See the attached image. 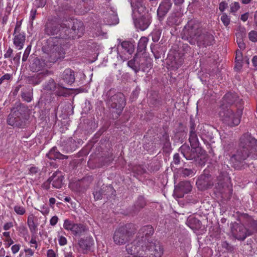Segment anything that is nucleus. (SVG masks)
I'll list each match as a JSON object with an SVG mask.
<instances>
[{"instance_id": "f257e3e1", "label": "nucleus", "mask_w": 257, "mask_h": 257, "mask_svg": "<svg viewBox=\"0 0 257 257\" xmlns=\"http://www.w3.org/2000/svg\"><path fill=\"white\" fill-rule=\"evenodd\" d=\"M257 150V140L248 134H244L240 139V143L236 154L233 155L230 162L234 168L238 167L239 163L247 158L253 151Z\"/></svg>"}, {"instance_id": "f03ea898", "label": "nucleus", "mask_w": 257, "mask_h": 257, "mask_svg": "<svg viewBox=\"0 0 257 257\" xmlns=\"http://www.w3.org/2000/svg\"><path fill=\"white\" fill-rule=\"evenodd\" d=\"M76 25H77L78 27H81L82 24L81 22H74L72 29H70L67 27L59 26V24L55 23L48 22L46 25L45 32L49 35H55L60 32L59 37L62 39H66L71 36H69L70 32L72 33V32L76 31Z\"/></svg>"}, {"instance_id": "7ed1b4c3", "label": "nucleus", "mask_w": 257, "mask_h": 257, "mask_svg": "<svg viewBox=\"0 0 257 257\" xmlns=\"http://www.w3.org/2000/svg\"><path fill=\"white\" fill-rule=\"evenodd\" d=\"M242 114L241 109H238L235 111L228 108H222L219 111V116L222 121L230 126L238 125L239 124Z\"/></svg>"}, {"instance_id": "20e7f679", "label": "nucleus", "mask_w": 257, "mask_h": 257, "mask_svg": "<svg viewBox=\"0 0 257 257\" xmlns=\"http://www.w3.org/2000/svg\"><path fill=\"white\" fill-rule=\"evenodd\" d=\"M199 32L198 24L195 21L191 20L184 27L183 30V37L187 40L190 39V43L193 44L197 40Z\"/></svg>"}, {"instance_id": "39448f33", "label": "nucleus", "mask_w": 257, "mask_h": 257, "mask_svg": "<svg viewBox=\"0 0 257 257\" xmlns=\"http://www.w3.org/2000/svg\"><path fill=\"white\" fill-rule=\"evenodd\" d=\"M134 231L127 230L126 227H121L117 229L113 236V241L117 245H122L131 239Z\"/></svg>"}, {"instance_id": "423d86ee", "label": "nucleus", "mask_w": 257, "mask_h": 257, "mask_svg": "<svg viewBox=\"0 0 257 257\" xmlns=\"http://www.w3.org/2000/svg\"><path fill=\"white\" fill-rule=\"evenodd\" d=\"M27 120L26 116L21 112L20 110L13 111L9 115L8 123L13 126L22 127L26 125Z\"/></svg>"}, {"instance_id": "0eeeda50", "label": "nucleus", "mask_w": 257, "mask_h": 257, "mask_svg": "<svg viewBox=\"0 0 257 257\" xmlns=\"http://www.w3.org/2000/svg\"><path fill=\"white\" fill-rule=\"evenodd\" d=\"M64 228L75 236L80 235L86 230L85 226L80 223H76L73 221L66 219L63 223Z\"/></svg>"}, {"instance_id": "6e6552de", "label": "nucleus", "mask_w": 257, "mask_h": 257, "mask_svg": "<svg viewBox=\"0 0 257 257\" xmlns=\"http://www.w3.org/2000/svg\"><path fill=\"white\" fill-rule=\"evenodd\" d=\"M109 103L112 108L116 109V113L119 114L125 105L124 96L121 93H118L110 98Z\"/></svg>"}, {"instance_id": "1a4fd4ad", "label": "nucleus", "mask_w": 257, "mask_h": 257, "mask_svg": "<svg viewBox=\"0 0 257 257\" xmlns=\"http://www.w3.org/2000/svg\"><path fill=\"white\" fill-rule=\"evenodd\" d=\"M182 154L187 160L196 159L199 157L201 149L198 146H191L190 149L186 145H183L180 149Z\"/></svg>"}, {"instance_id": "9d476101", "label": "nucleus", "mask_w": 257, "mask_h": 257, "mask_svg": "<svg viewBox=\"0 0 257 257\" xmlns=\"http://www.w3.org/2000/svg\"><path fill=\"white\" fill-rule=\"evenodd\" d=\"M231 230L234 236L238 240H243L252 234L251 231L247 229L243 225L238 223H234Z\"/></svg>"}, {"instance_id": "9b49d317", "label": "nucleus", "mask_w": 257, "mask_h": 257, "mask_svg": "<svg viewBox=\"0 0 257 257\" xmlns=\"http://www.w3.org/2000/svg\"><path fill=\"white\" fill-rule=\"evenodd\" d=\"M49 61L54 63L59 59L63 58L65 56V52L62 46L58 44H55L52 46L49 50Z\"/></svg>"}, {"instance_id": "f8f14e48", "label": "nucleus", "mask_w": 257, "mask_h": 257, "mask_svg": "<svg viewBox=\"0 0 257 257\" xmlns=\"http://www.w3.org/2000/svg\"><path fill=\"white\" fill-rule=\"evenodd\" d=\"M145 251L148 250L149 252L150 257H161L163 253V248L159 242H148L145 245L144 248Z\"/></svg>"}, {"instance_id": "ddd939ff", "label": "nucleus", "mask_w": 257, "mask_h": 257, "mask_svg": "<svg viewBox=\"0 0 257 257\" xmlns=\"http://www.w3.org/2000/svg\"><path fill=\"white\" fill-rule=\"evenodd\" d=\"M143 240L141 241L138 238H137L126 245V250L128 253L131 254L140 253L141 255V253L140 252L145 250Z\"/></svg>"}, {"instance_id": "4468645a", "label": "nucleus", "mask_w": 257, "mask_h": 257, "mask_svg": "<svg viewBox=\"0 0 257 257\" xmlns=\"http://www.w3.org/2000/svg\"><path fill=\"white\" fill-rule=\"evenodd\" d=\"M63 176L61 172H56L52 175V177H50L47 182L44 184L52 183V186L56 188H60L62 187L63 183Z\"/></svg>"}, {"instance_id": "2eb2a0df", "label": "nucleus", "mask_w": 257, "mask_h": 257, "mask_svg": "<svg viewBox=\"0 0 257 257\" xmlns=\"http://www.w3.org/2000/svg\"><path fill=\"white\" fill-rule=\"evenodd\" d=\"M197 187L200 190H204L213 185L211 176L205 174L201 175L196 181Z\"/></svg>"}, {"instance_id": "dca6fc26", "label": "nucleus", "mask_w": 257, "mask_h": 257, "mask_svg": "<svg viewBox=\"0 0 257 257\" xmlns=\"http://www.w3.org/2000/svg\"><path fill=\"white\" fill-rule=\"evenodd\" d=\"M154 233V229L152 226L147 225L143 226L137 234V238L141 237V241L143 240V243H146V240L148 237L152 235Z\"/></svg>"}, {"instance_id": "f3484780", "label": "nucleus", "mask_w": 257, "mask_h": 257, "mask_svg": "<svg viewBox=\"0 0 257 257\" xmlns=\"http://www.w3.org/2000/svg\"><path fill=\"white\" fill-rule=\"evenodd\" d=\"M49 72L47 70H44L42 72L35 74L28 78V81L30 84L37 85L40 83L43 78L49 75Z\"/></svg>"}, {"instance_id": "a211bd4d", "label": "nucleus", "mask_w": 257, "mask_h": 257, "mask_svg": "<svg viewBox=\"0 0 257 257\" xmlns=\"http://www.w3.org/2000/svg\"><path fill=\"white\" fill-rule=\"evenodd\" d=\"M133 9V15L134 17L137 19L138 17H142L147 15L146 14V8L143 4L140 3V5L135 4L134 3H131Z\"/></svg>"}, {"instance_id": "6ab92c4d", "label": "nucleus", "mask_w": 257, "mask_h": 257, "mask_svg": "<svg viewBox=\"0 0 257 257\" xmlns=\"http://www.w3.org/2000/svg\"><path fill=\"white\" fill-rule=\"evenodd\" d=\"M137 26L142 31L147 29L151 23V17L149 14H147L145 16L138 17Z\"/></svg>"}, {"instance_id": "aec40b11", "label": "nucleus", "mask_w": 257, "mask_h": 257, "mask_svg": "<svg viewBox=\"0 0 257 257\" xmlns=\"http://www.w3.org/2000/svg\"><path fill=\"white\" fill-rule=\"evenodd\" d=\"M13 36V43L14 46L18 50L22 49L26 40L25 33H16L14 34Z\"/></svg>"}, {"instance_id": "412c9836", "label": "nucleus", "mask_w": 257, "mask_h": 257, "mask_svg": "<svg viewBox=\"0 0 257 257\" xmlns=\"http://www.w3.org/2000/svg\"><path fill=\"white\" fill-rule=\"evenodd\" d=\"M191 190V185L188 181L181 182L178 186H175L174 191L176 193H181L180 197H182L183 194L187 193Z\"/></svg>"}, {"instance_id": "4be33fe9", "label": "nucleus", "mask_w": 257, "mask_h": 257, "mask_svg": "<svg viewBox=\"0 0 257 257\" xmlns=\"http://www.w3.org/2000/svg\"><path fill=\"white\" fill-rule=\"evenodd\" d=\"M172 6L171 0H164L160 4L157 14L160 17H164L169 11Z\"/></svg>"}, {"instance_id": "5701e85b", "label": "nucleus", "mask_w": 257, "mask_h": 257, "mask_svg": "<svg viewBox=\"0 0 257 257\" xmlns=\"http://www.w3.org/2000/svg\"><path fill=\"white\" fill-rule=\"evenodd\" d=\"M63 79L67 83L72 84L75 80L74 72L70 69H65L63 73Z\"/></svg>"}, {"instance_id": "b1692460", "label": "nucleus", "mask_w": 257, "mask_h": 257, "mask_svg": "<svg viewBox=\"0 0 257 257\" xmlns=\"http://www.w3.org/2000/svg\"><path fill=\"white\" fill-rule=\"evenodd\" d=\"M78 244L80 247V251L82 253H85L90 247L92 245V242L89 239H81L79 240Z\"/></svg>"}, {"instance_id": "393cba45", "label": "nucleus", "mask_w": 257, "mask_h": 257, "mask_svg": "<svg viewBox=\"0 0 257 257\" xmlns=\"http://www.w3.org/2000/svg\"><path fill=\"white\" fill-rule=\"evenodd\" d=\"M45 66V64L43 61L36 59L32 64L31 68L33 71L38 72L43 70Z\"/></svg>"}, {"instance_id": "a878e982", "label": "nucleus", "mask_w": 257, "mask_h": 257, "mask_svg": "<svg viewBox=\"0 0 257 257\" xmlns=\"http://www.w3.org/2000/svg\"><path fill=\"white\" fill-rule=\"evenodd\" d=\"M47 156L51 160H55L56 159H63L65 158V157L58 152L55 148H52L47 154Z\"/></svg>"}, {"instance_id": "bb28decb", "label": "nucleus", "mask_w": 257, "mask_h": 257, "mask_svg": "<svg viewBox=\"0 0 257 257\" xmlns=\"http://www.w3.org/2000/svg\"><path fill=\"white\" fill-rule=\"evenodd\" d=\"M203 39V44L205 46L211 45L213 44L214 37L212 35L207 34L202 36H199V40Z\"/></svg>"}, {"instance_id": "cd10ccee", "label": "nucleus", "mask_w": 257, "mask_h": 257, "mask_svg": "<svg viewBox=\"0 0 257 257\" xmlns=\"http://www.w3.org/2000/svg\"><path fill=\"white\" fill-rule=\"evenodd\" d=\"M56 88V84L52 79H49L44 85V90L45 91L51 93L54 91Z\"/></svg>"}, {"instance_id": "c85d7f7f", "label": "nucleus", "mask_w": 257, "mask_h": 257, "mask_svg": "<svg viewBox=\"0 0 257 257\" xmlns=\"http://www.w3.org/2000/svg\"><path fill=\"white\" fill-rule=\"evenodd\" d=\"M187 225L192 229L199 228L201 225L200 221L194 217H189L187 221Z\"/></svg>"}, {"instance_id": "c756f323", "label": "nucleus", "mask_w": 257, "mask_h": 257, "mask_svg": "<svg viewBox=\"0 0 257 257\" xmlns=\"http://www.w3.org/2000/svg\"><path fill=\"white\" fill-rule=\"evenodd\" d=\"M28 225L31 231H35L37 227L34 222V216L33 214L29 215L28 217Z\"/></svg>"}, {"instance_id": "7c9ffc66", "label": "nucleus", "mask_w": 257, "mask_h": 257, "mask_svg": "<svg viewBox=\"0 0 257 257\" xmlns=\"http://www.w3.org/2000/svg\"><path fill=\"white\" fill-rule=\"evenodd\" d=\"M148 42V39L147 37H142L138 43V49L141 51H143L145 50L147 44Z\"/></svg>"}, {"instance_id": "2f4dec72", "label": "nucleus", "mask_w": 257, "mask_h": 257, "mask_svg": "<svg viewBox=\"0 0 257 257\" xmlns=\"http://www.w3.org/2000/svg\"><path fill=\"white\" fill-rule=\"evenodd\" d=\"M161 31L159 29H155L151 34L152 39L153 42H157L161 37Z\"/></svg>"}, {"instance_id": "473e14b6", "label": "nucleus", "mask_w": 257, "mask_h": 257, "mask_svg": "<svg viewBox=\"0 0 257 257\" xmlns=\"http://www.w3.org/2000/svg\"><path fill=\"white\" fill-rule=\"evenodd\" d=\"M221 21L222 22L223 25L225 27H227L230 22V17L228 16L226 13H222L221 18H220Z\"/></svg>"}, {"instance_id": "72a5a7b5", "label": "nucleus", "mask_w": 257, "mask_h": 257, "mask_svg": "<svg viewBox=\"0 0 257 257\" xmlns=\"http://www.w3.org/2000/svg\"><path fill=\"white\" fill-rule=\"evenodd\" d=\"M239 8L240 5L238 2H233L230 5V12L234 15Z\"/></svg>"}, {"instance_id": "f704fd0d", "label": "nucleus", "mask_w": 257, "mask_h": 257, "mask_svg": "<svg viewBox=\"0 0 257 257\" xmlns=\"http://www.w3.org/2000/svg\"><path fill=\"white\" fill-rule=\"evenodd\" d=\"M189 141L191 144V146H198V142L197 140V136L195 133H191L189 138Z\"/></svg>"}, {"instance_id": "c9c22d12", "label": "nucleus", "mask_w": 257, "mask_h": 257, "mask_svg": "<svg viewBox=\"0 0 257 257\" xmlns=\"http://www.w3.org/2000/svg\"><path fill=\"white\" fill-rule=\"evenodd\" d=\"M118 23V19L116 17V15L114 14V12H112L111 15V19L109 20L107 23L109 25H114Z\"/></svg>"}, {"instance_id": "e433bc0d", "label": "nucleus", "mask_w": 257, "mask_h": 257, "mask_svg": "<svg viewBox=\"0 0 257 257\" xmlns=\"http://www.w3.org/2000/svg\"><path fill=\"white\" fill-rule=\"evenodd\" d=\"M14 210L17 214L21 215L24 214L26 212L25 209L23 207L20 206H15Z\"/></svg>"}, {"instance_id": "4c0bfd02", "label": "nucleus", "mask_w": 257, "mask_h": 257, "mask_svg": "<svg viewBox=\"0 0 257 257\" xmlns=\"http://www.w3.org/2000/svg\"><path fill=\"white\" fill-rule=\"evenodd\" d=\"M146 204L144 197L141 196L139 197L138 201L136 202V206L138 208H143Z\"/></svg>"}, {"instance_id": "58836bf2", "label": "nucleus", "mask_w": 257, "mask_h": 257, "mask_svg": "<svg viewBox=\"0 0 257 257\" xmlns=\"http://www.w3.org/2000/svg\"><path fill=\"white\" fill-rule=\"evenodd\" d=\"M249 40L253 42L257 41V32L255 31H251L248 34Z\"/></svg>"}, {"instance_id": "ea45409f", "label": "nucleus", "mask_w": 257, "mask_h": 257, "mask_svg": "<svg viewBox=\"0 0 257 257\" xmlns=\"http://www.w3.org/2000/svg\"><path fill=\"white\" fill-rule=\"evenodd\" d=\"M31 49V47L30 46H28L25 49L22 57V61L23 62H25L27 60V58L30 54Z\"/></svg>"}, {"instance_id": "a19ab883", "label": "nucleus", "mask_w": 257, "mask_h": 257, "mask_svg": "<svg viewBox=\"0 0 257 257\" xmlns=\"http://www.w3.org/2000/svg\"><path fill=\"white\" fill-rule=\"evenodd\" d=\"M46 4V0H36L34 2L35 5L38 8H42Z\"/></svg>"}, {"instance_id": "79ce46f5", "label": "nucleus", "mask_w": 257, "mask_h": 257, "mask_svg": "<svg viewBox=\"0 0 257 257\" xmlns=\"http://www.w3.org/2000/svg\"><path fill=\"white\" fill-rule=\"evenodd\" d=\"M58 240L59 244L61 246H64L67 243V240L66 237L62 235L58 236Z\"/></svg>"}, {"instance_id": "37998d69", "label": "nucleus", "mask_w": 257, "mask_h": 257, "mask_svg": "<svg viewBox=\"0 0 257 257\" xmlns=\"http://www.w3.org/2000/svg\"><path fill=\"white\" fill-rule=\"evenodd\" d=\"M57 251L52 249H49L47 252V257H57Z\"/></svg>"}, {"instance_id": "c03bdc74", "label": "nucleus", "mask_w": 257, "mask_h": 257, "mask_svg": "<svg viewBox=\"0 0 257 257\" xmlns=\"http://www.w3.org/2000/svg\"><path fill=\"white\" fill-rule=\"evenodd\" d=\"M228 4L225 2H221L219 5V10L220 12H223L227 8Z\"/></svg>"}, {"instance_id": "a18cd8bd", "label": "nucleus", "mask_w": 257, "mask_h": 257, "mask_svg": "<svg viewBox=\"0 0 257 257\" xmlns=\"http://www.w3.org/2000/svg\"><path fill=\"white\" fill-rule=\"evenodd\" d=\"M182 174L184 176H193L194 174L193 171L189 169H184L182 171Z\"/></svg>"}, {"instance_id": "49530a36", "label": "nucleus", "mask_w": 257, "mask_h": 257, "mask_svg": "<svg viewBox=\"0 0 257 257\" xmlns=\"http://www.w3.org/2000/svg\"><path fill=\"white\" fill-rule=\"evenodd\" d=\"M21 247V245L19 244H16L13 245L11 247V250L13 254H16L19 252Z\"/></svg>"}, {"instance_id": "de8ad7c7", "label": "nucleus", "mask_w": 257, "mask_h": 257, "mask_svg": "<svg viewBox=\"0 0 257 257\" xmlns=\"http://www.w3.org/2000/svg\"><path fill=\"white\" fill-rule=\"evenodd\" d=\"M21 22H17L16 25V27L15 28L14 34L16 33H24V32H21Z\"/></svg>"}, {"instance_id": "09e8293b", "label": "nucleus", "mask_w": 257, "mask_h": 257, "mask_svg": "<svg viewBox=\"0 0 257 257\" xmlns=\"http://www.w3.org/2000/svg\"><path fill=\"white\" fill-rule=\"evenodd\" d=\"M30 243L31 244V247H35L36 249H38V242L35 238V237H32L30 241Z\"/></svg>"}, {"instance_id": "8fccbe9b", "label": "nucleus", "mask_w": 257, "mask_h": 257, "mask_svg": "<svg viewBox=\"0 0 257 257\" xmlns=\"http://www.w3.org/2000/svg\"><path fill=\"white\" fill-rule=\"evenodd\" d=\"M4 242H5V245L6 247H10L12 244L14 243V241L12 239L11 237L8 238H5L4 239Z\"/></svg>"}, {"instance_id": "3c124183", "label": "nucleus", "mask_w": 257, "mask_h": 257, "mask_svg": "<svg viewBox=\"0 0 257 257\" xmlns=\"http://www.w3.org/2000/svg\"><path fill=\"white\" fill-rule=\"evenodd\" d=\"M94 197L95 199L98 200L102 198V192L100 190L99 191H95L93 192Z\"/></svg>"}, {"instance_id": "603ef678", "label": "nucleus", "mask_w": 257, "mask_h": 257, "mask_svg": "<svg viewBox=\"0 0 257 257\" xmlns=\"http://www.w3.org/2000/svg\"><path fill=\"white\" fill-rule=\"evenodd\" d=\"M83 2L86 4L88 5L89 6V8L88 10H86L85 12L89 11L92 8L93 6V0H82Z\"/></svg>"}, {"instance_id": "864d4df0", "label": "nucleus", "mask_w": 257, "mask_h": 257, "mask_svg": "<svg viewBox=\"0 0 257 257\" xmlns=\"http://www.w3.org/2000/svg\"><path fill=\"white\" fill-rule=\"evenodd\" d=\"M58 217L57 216H54L51 218L50 223L52 226H55L58 222Z\"/></svg>"}, {"instance_id": "5fc2aeb1", "label": "nucleus", "mask_w": 257, "mask_h": 257, "mask_svg": "<svg viewBox=\"0 0 257 257\" xmlns=\"http://www.w3.org/2000/svg\"><path fill=\"white\" fill-rule=\"evenodd\" d=\"M24 251L26 253V255H28V256H32L34 254V251L30 248H26L24 249Z\"/></svg>"}, {"instance_id": "6e6d98bb", "label": "nucleus", "mask_w": 257, "mask_h": 257, "mask_svg": "<svg viewBox=\"0 0 257 257\" xmlns=\"http://www.w3.org/2000/svg\"><path fill=\"white\" fill-rule=\"evenodd\" d=\"M250 227L254 230L257 231V221L254 220H251L250 223Z\"/></svg>"}, {"instance_id": "4d7b16f0", "label": "nucleus", "mask_w": 257, "mask_h": 257, "mask_svg": "<svg viewBox=\"0 0 257 257\" xmlns=\"http://www.w3.org/2000/svg\"><path fill=\"white\" fill-rule=\"evenodd\" d=\"M22 97L24 98V99L27 102H30L32 100V97L29 94H25L24 93L22 95Z\"/></svg>"}, {"instance_id": "13d9d810", "label": "nucleus", "mask_w": 257, "mask_h": 257, "mask_svg": "<svg viewBox=\"0 0 257 257\" xmlns=\"http://www.w3.org/2000/svg\"><path fill=\"white\" fill-rule=\"evenodd\" d=\"M13 226V222H7L4 224V229L5 230H8L10 229Z\"/></svg>"}, {"instance_id": "bf43d9fd", "label": "nucleus", "mask_w": 257, "mask_h": 257, "mask_svg": "<svg viewBox=\"0 0 257 257\" xmlns=\"http://www.w3.org/2000/svg\"><path fill=\"white\" fill-rule=\"evenodd\" d=\"M37 11L36 9H33L31 11L30 13V19L32 21H33L35 19Z\"/></svg>"}, {"instance_id": "052dcab7", "label": "nucleus", "mask_w": 257, "mask_h": 257, "mask_svg": "<svg viewBox=\"0 0 257 257\" xmlns=\"http://www.w3.org/2000/svg\"><path fill=\"white\" fill-rule=\"evenodd\" d=\"M174 162L175 164H178L180 162V157L178 154H175L173 157Z\"/></svg>"}, {"instance_id": "680f3d73", "label": "nucleus", "mask_w": 257, "mask_h": 257, "mask_svg": "<svg viewBox=\"0 0 257 257\" xmlns=\"http://www.w3.org/2000/svg\"><path fill=\"white\" fill-rule=\"evenodd\" d=\"M12 53H13V50L11 48H9L7 50V52L4 54L5 58L11 57Z\"/></svg>"}, {"instance_id": "e2e57ef3", "label": "nucleus", "mask_w": 257, "mask_h": 257, "mask_svg": "<svg viewBox=\"0 0 257 257\" xmlns=\"http://www.w3.org/2000/svg\"><path fill=\"white\" fill-rule=\"evenodd\" d=\"M238 45L240 49H244L245 48L244 44L242 42L241 39H239V40L237 39L236 40Z\"/></svg>"}, {"instance_id": "0e129e2a", "label": "nucleus", "mask_w": 257, "mask_h": 257, "mask_svg": "<svg viewBox=\"0 0 257 257\" xmlns=\"http://www.w3.org/2000/svg\"><path fill=\"white\" fill-rule=\"evenodd\" d=\"M248 18V13H246L241 16L240 19L243 22H245L247 20Z\"/></svg>"}, {"instance_id": "69168bd1", "label": "nucleus", "mask_w": 257, "mask_h": 257, "mask_svg": "<svg viewBox=\"0 0 257 257\" xmlns=\"http://www.w3.org/2000/svg\"><path fill=\"white\" fill-rule=\"evenodd\" d=\"M38 169L36 167H31L30 169V173L31 174H35L37 173Z\"/></svg>"}, {"instance_id": "338daca9", "label": "nucleus", "mask_w": 257, "mask_h": 257, "mask_svg": "<svg viewBox=\"0 0 257 257\" xmlns=\"http://www.w3.org/2000/svg\"><path fill=\"white\" fill-rule=\"evenodd\" d=\"M41 212L43 214L46 215L49 212V209L47 207H43Z\"/></svg>"}, {"instance_id": "774afa93", "label": "nucleus", "mask_w": 257, "mask_h": 257, "mask_svg": "<svg viewBox=\"0 0 257 257\" xmlns=\"http://www.w3.org/2000/svg\"><path fill=\"white\" fill-rule=\"evenodd\" d=\"M252 62L254 67H257V56H255L253 57Z\"/></svg>"}]
</instances>
